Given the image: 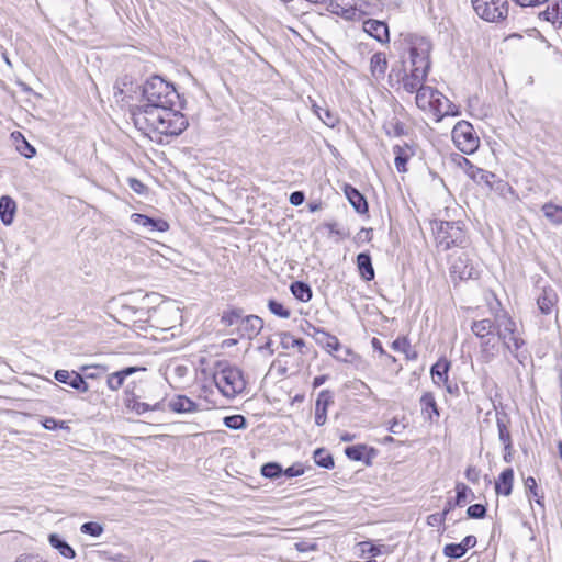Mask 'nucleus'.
<instances>
[{
    "label": "nucleus",
    "instance_id": "nucleus-52",
    "mask_svg": "<svg viewBox=\"0 0 562 562\" xmlns=\"http://www.w3.org/2000/svg\"><path fill=\"white\" fill-rule=\"evenodd\" d=\"M467 515L472 519H482L486 515V507L482 504H473L468 507Z\"/></svg>",
    "mask_w": 562,
    "mask_h": 562
},
{
    "label": "nucleus",
    "instance_id": "nucleus-44",
    "mask_svg": "<svg viewBox=\"0 0 562 562\" xmlns=\"http://www.w3.org/2000/svg\"><path fill=\"white\" fill-rule=\"evenodd\" d=\"M224 425L234 430L244 429L247 426V420L243 415H231L224 418Z\"/></svg>",
    "mask_w": 562,
    "mask_h": 562
},
{
    "label": "nucleus",
    "instance_id": "nucleus-53",
    "mask_svg": "<svg viewBox=\"0 0 562 562\" xmlns=\"http://www.w3.org/2000/svg\"><path fill=\"white\" fill-rule=\"evenodd\" d=\"M19 136L22 137V144L18 145V150L21 155H23L25 158H32L35 156L36 150L35 148L22 136L21 133H19Z\"/></svg>",
    "mask_w": 562,
    "mask_h": 562
},
{
    "label": "nucleus",
    "instance_id": "nucleus-49",
    "mask_svg": "<svg viewBox=\"0 0 562 562\" xmlns=\"http://www.w3.org/2000/svg\"><path fill=\"white\" fill-rule=\"evenodd\" d=\"M103 527L99 522L88 521L81 525L80 531L85 535H89L92 537H99L103 532Z\"/></svg>",
    "mask_w": 562,
    "mask_h": 562
},
{
    "label": "nucleus",
    "instance_id": "nucleus-24",
    "mask_svg": "<svg viewBox=\"0 0 562 562\" xmlns=\"http://www.w3.org/2000/svg\"><path fill=\"white\" fill-rule=\"evenodd\" d=\"M496 322L494 319L484 318L479 321H473L471 323L470 329L472 334L479 339V342L482 338L488 337L496 331Z\"/></svg>",
    "mask_w": 562,
    "mask_h": 562
},
{
    "label": "nucleus",
    "instance_id": "nucleus-20",
    "mask_svg": "<svg viewBox=\"0 0 562 562\" xmlns=\"http://www.w3.org/2000/svg\"><path fill=\"white\" fill-rule=\"evenodd\" d=\"M345 454L353 461H364L366 464H371L372 458L375 457V450L368 448L366 445L349 446L345 449Z\"/></svg>",
    "mask_w": 562,
    "mask_h": 562
},
{
    "label": "nucleus",
    "instance_id": "nucleus-33",
    "mask_svg": "<svg viewBox=\"0 0 562 562\" xmlns=\"http://www.w3.org/2000/svg\"><path fill=\"white\" fill-rule=\"evenodd\" d=\"M436 95H439V91L429 86L419 88L415 97L417 106L424 111L428 110V108L431 106V103H434V100L431 101V99Z\"/></svg>",
    "mask_w": 562,
    "mask_h": 562
},
{
    "label": "nucleus",
    "instance_id": "nucleus-3",
    "mask_svg": "<svg viewBox=\"0 0 562 562\" xmlns=\"http://www.w3.org/2000/svg\"><path fill=\"white\" fill-rule=\"evenodd\" d=\"M144 104L136 105L132 110V114L136 112H150L153 110H162L176 104L179 94L175 86L160 76H151L145 81L142 90Z\"/></svg>",
    "mask_w": 562,
    "mask_h": 562
},
{
    "label": "nucleus",
    "instance_id": "nucleus-35",
    "mask_svg": "<svg viewBox=\"0 0 562 562\" xmlns=\"http://www.w3.org/2000/svg\"><path fill=\"white\" fill-rule=\"evenodd\" d=\"M387 68V60L384 53H375L370 59V71L375 79L384 77Z\"/></svg>",
    "mask_w": 562,
    "mask_h": 562
},
{
    "label": "nucleus",
    "instance_id": "nucleus-45",
    "mask_svg": "<svg viewBox=\"0 0 562 562\" xmlns=\"http://www.w3.org/2000/svg\"><path fill=\"white\" fill-rule=\"evenodd\" d=\"M268 308L273 315L280 318H289L291 316L290 310L276 300L271 299L268 301Z\"/></svg>",
    "mask_w": 562,
    "mask_h": 562
},
{
    "label": "nucleus",
    "instance_id": "nucleus-15",
    "mask_svg": "<svg viewBox=\"0 0 562 562\" xmlns=\"http://www.w3.org/2000/svg\"><path fill=\"white\" fill-rule=\"evenodd\" d=\"M131 221L134 224L145 228L147 232L164 233L169 229V224L167 221H165L162 218L149 217L145 214L133 213L131 215Z\"/></svg>",
    "mask_w": 562,
    "mask_h": 562
},
{
    "label": "nucleus",
    "instance_id": "nucleus-21",
    "mask_svg": "<svg viewBox=\"0 0 562 562\" xmlns=\"http://www.w3.org/2000/svg\"><path fill=\"white\" fill-rule=\"evenodd\" d=\"M144 371L140 367H126L120 371L113 372L106 378V385L111 391H117L122 387L125 379L137 371Z\"/></svg>",
    "mask_w": 562,
    "mask_h": 562
},
{
    "label": "nucleus",
    "instance_id": "nucleus-40",
    "mask_svg": "<svg viewBox=\"0 0 562 562\" xmlns=\"http://www.w3.org/2000/svg\"><path fill=\"white\" fill-rule=\"evenodd\" d=\"M496 425L498 429V438L501 442L504 445V450L508 451V454L510 456L513 443L512 436L508 429V423L505 420V418L497 417Z\"/></svg>",
    "mask_w": 562,
    "mask_h": 562
},
{
    "label": "nucleus",
    "instance_id": "nucleus-38",
    "mask_svg": "<svg viewBox=\"0 0 562 562\" xmlns=\"http://www.w3.org/2000/svg\"><path fill=\"white\" fill-rule=\"evenodd\" d=\"M126 406L137 413L138 415L145 414L149 411H160L162 409V403L157 402L154 405L148 403L139 402L134 396L132 398L126 400Z\"/></svg>",
    "mask_w": 562,
    "mask_h": 562
},
{
    "label": "nucleus",
    "instance_id": "nucleus-28",
    "mask_svg": "<svg viewBox=\"0 0 562 562\" xmlns=\"http://www.w3.org/2000/svg\"><path fill=\"white\" fill-rule=\"evenodd\" d=\"M558 302V295L551 288H543L537 299V304L542 314H550Z\"/></svg>",
    "mask_w": 562,
    "mask_h": 562
},
{
    "label": "nucleus",
    "instance_id": "nucleus-29",
    "mask_svg": "<svg viewBox=\"0 0 562 562\" xmlns=\"http://www.w3.org/2000/svg\"><path fill=\"white\" fill-rule=\"evenodd\" d=\"M15 211L16 203L11 196L3 195L0 198V218L4 225L13 223Z\"/></svg>",
    "mask_w": 562,
    "mask_h": 562
},
{
    "label": "nucleus",
    "instance_id": "nucleus-50",
    "mask_svg": "<svg viewBox=\"0 0 562 562\" xmlns=\"http://www.w3.org/2000/svg\"><path fill=\"white\" fill-rule=\"evenodd\" d=\"M385 131L387 135L392 136H402L406 134L405 125L398 120L389 122V124L385 126Z\"/></svg>",
    "mask_w": 562,
    "mask_h": 562
},
{
    "label": "nucleus",
    "instance_id": "nucleus-47",
    "mask_svg": "<svg viewBox=\"0 0 562 562\" xmlns=\"http://www.w3.org/2000/svg\"><path fill=\"white\" fill-rule=\"evenodd\" d=\"M281 345L284 349H289L290 347L301 349L305 346V341L302 338H294L290 333H282Z\"/></svg>",
    "mask_w": 562,
    "mask_h": 562
},
{
    "label": "nucleus",
    "instance_id": "nucleus-39",
    "mask_svg": "<svg viewBox=\"0 0 562 562\" xmlns=\"http://www.w3.org/2000/svg\"><path fill=\"white\" fill-rule=\"evenodd\" d=\"M290 290L293 296L301 302H308L312 299V289L303 281H294Z\"/></svg>",
    "mask_w": 562,
    "mask_h": 562
},
{
    "label": "nucleus",
    "instance_id": "nucleus-6",
    "mask_svg": "<svg viewBox=\"0 0 562 562\" xmlns=\"http://www.w3.org/2000/svg\"><path fill=\"white\" fill-rule=\"evenodd\" d=\"M213 380L220 392L227 398H234L246 389V380L243 371L233 366L218 364L213 373Z\"/></svg>",
    "mask_w": 562,
    "mask_h": 562
},
{
    "label": "nucleus",
    "instance_id": "nucleus-2",
    "mask_svg": "<svg viewBox=\"0 0 562 562\" xmlns=\"http://www.w3.org/2000/svg\"><path fill=\"white\" fill-rule=\"evenodd\" d=\"M431 43L422 36H411L408 42V55L411 71L403 79V88L409 93H416L423 88L424 81L430 69Z\"/></svg>",
    "mask_w": 562,
    "mask_h": 562
},
{
    "label": "nucleus",
    "instance_id": "nucleus-19",
    "mask_svg": "<svg viewBox=\"0 0 562 562\" xmlns=\"http://www.w3.org/2000/svg\"><path fill=\"white\" fill-rule=\"evenodd\" d=\"M415 153V147L407 143L393 146L394 164L398 172L407 171L406 165Z\"/></svg>",
    "mask_w": 562,
    "mask_h": 562
},
{
    "label": "nucleus",
    "instance_id": "nucleus-16",
    "mask_svg": "<svg viewBox=\"0 0 562 562\" xmlns=\"http://www.w3.org/2000/svg\"><path fill=\"white\" fill-rule=\"evenodd\" d=\"M331 404H334L333 392L329 390L321 391L315 403V424L317 426L325 425L327 420V409Z\"/></svg>",
    "mask_w": 562,
    "mask_h": 562
},
{
    "label": "nucleus",
    "instance_id": "nucleus-1",
    "mask_svg": "<svg viewBox=\"0 0 562 562\" xmlns=\"http://www.w3.org/2000/svg\"><path fill=\"white\" fill-rule=\"evenodd\" d=\"M132 120L134 125L146 134L158 133L166 136H178L188 127L184 115L173 110V106L150 112H146V110L136 112L133 113Z\"/></svg>",
    "mask_w": 562,
    "mask_h": 562
},
{
    "label": "nucleus",
    "instance_id": "nucleus-26",
    "mask_svg": "<svg viewBox=\"0 0 562 562\" xmlns=\"http://www.w3.org/2000/svg\"><path fill=\"white\" fill-rule=\"evenodd\" d=\"M357 268L361 278L366 281H371L375 277L372 259L369 252H360L357 256Z\"/></svg>",
    "mask_w": 562,
    "mask_h": 562
},
{
    "label": "nucleus",
    "instance_id": "nucleus-62",
    "mask_svg": "<svg viewBox=\"0 0 562 562\" xmlns=\"http://www.w3.org/2000/svg\"><path fill=\"white\" fill-rule=\"evenodd\" d=\"M465 477L472 483H477L480 479V471L475 467H468L465 470Z\"/></svg>",
    "mask_w": 562,
    "mask_h": 562
},
{
    "label": "nucleus",
    "instance_id": "nucleus-61",
    "mask_svg": "<svg viewBox=\"0 0 562 562\" xmlns=\"http://www.w3.org/2000/svg\"><path fill=\"white\" fill-rule=\"evenodd\" d=\"M305 200V194L303 191H294L290 195V203L294 206H299L303 204Z\"/></svg>",
    "mask_w": 562,
    "mask_h": 562
},
{
    "label": "nucleus",
    "instance_id": "nucleus-55",
    "mask_svg": "<svg viewBox=\"0 0 562 562\" xmlns=\"http://www.w3.org/2000/svg\"><path fill=\"white\" fill-rule=\"evenodd\" d=\"M448 516V513L443 509L441 513H435L427 517V524L431 527L441 526L445 524V520Z\"/></svg>",
    "mask_w": 562,
    "mask_h": 562
},
{
    "label": "nucleus",
    "instance_id": "nucleus-56",
    "mask_svg": "<svg viewBox=\"0 0 562 562\" xmlns=\"http://www.w3.org/2000/svg\"><path fill=\"white\" fill-rule=\"evenodd\" d=\"M304 471L305 470L303 464L296 462L293 463L291 467L286 468L285 470H283V475H285L286 477H295L304 474Z\"/></svg>",
    "mask_w": 562,
    "mask_h": 562
},
{
    "label": "nucleus",
    "instance_id": "nucleus-22",
    "mask_svg": "<svg viewBox=\"0 0 562 562\" xmlns=\"http://www.w3.org/2000/svg\"><path fill=\"white\" fill-rule=\"evenodd\" d=\"M345 195L348 199L349 203L359 214H364L368 212V202L362 193L355 187L350 184L345 186Z\"/></svg>",
    "mask_w": 562,
    "mask_h": 562
},
{
    "label": "nucleus",
    "instance_id": "nucleus-48",
    "mask_svg": "<svg viewBox=\"0 0 562 562\" xmlns=\"http://www.w3.org/2000/svg\"><path fill=\"white\" fill-rule=\"evenodd\" d=\"M315 112L317 116L329 127H334L338 123L337 115L328 109L318 108V110H315Z\"/></svg>",
    "mask_w": 562,
    "mask_h": 562
},
{
    "label": "nucleus",
    "instance_id": "nucleus-27",
    "mask_svg": "<svg viewBox=\"0 0 562 562\" xmlns=\"http://www.w3.org/2000/svg\"><path fill=\"white\" fill-rule=\"evenodd\" d=\"M451 363L446 358H440L430 369V374L435 384L440 385L449 380V370Z\"/></svg>",
    "mask_w": 562,
    "mask_h": 562
},
{
    "label": "nucleus",
    "instance_id": "nucleus-13",
    "mask_svg": "<svg viewBox=\"0 0 562 562\" xmlns=\"http://www.w3.org/2000/svg\"><path fill=\"white\" fill-rule=\"evenodd\" d=\"M263 328V321L257 315H245L241 324L236 328V334L240 338L251 339L256 337Z\"/></svg>",
    "mask_w": 562,
    "mask_h": 562
},
{
    "label": "nucleus",
    "instance_id": "nucleus-43",
    "mask_svg": "<svg viewBox=\"0 0 562 562\" xmlns=\"http://www.w3.org/2000/svg\"><path fill=\"white\" fill-rule=\"evenodd\" d=\"M260 472H261L262 476L270 479V480H277L281 475H283V469H282L281 464H279L278 462L265 463L261 467Z\"/></svg>",
    "mask_w": 562,
    "mask_h": 562
},
{
    "label": "nucleus",
    "instance_id": "nucleus-51",
    "mask_svg": "<svg viewBox=\"0 0 562 562\" xmlns=\"http://www.w3.org/2000/svg\"><path fill=\"white\" fill-rule=\"evenodd\" d=\"M525 487L530 494H532L536 497V503L543 508V496H539L537 493V482L535 477L528 476L525 480Z\"/></svg>",
    "mask_w": 562,
    "mask_h": 562
},
{
    "label": "nucleus",
    "instance_id": "nucleus-25",
    "mask_svg": "<svg viewBox=\"0 0 562 562\" xmlns=\"http://www.w3.org/2000/svg\"><path fill=\"white\" fill-rule=\"evenodd\" d=\"M170 411L175 413H194L198 411L199 405L187 397L186 395H177L168 403Z\"/></svg>",
    "mask_w": 562,
    "mask_h": 562
},
{
    "label": "nucleus",
    "instance_id": "nucleus-12",
    "mask_svg": "<svg viewBox=\"0 0 562 562\" xmlns=\"http://www.w3.org/2000/svg\"><path fill=\"white\" fill-rule=\"evenodd\" d=\"M54 378L59 383L67 384L79 392L86 393L89 391V384L86 382L85 378L76 371L60 369L55 372Z\"/></svg>",
    "mask_w": 562,
    "mask_h": 562
},
{
    "label": "nucleus",
    "instance_id": "nucleus-11",
    "mask_svg": "<svg viewBox=\"0 0 562 562\" xmlns=\"http://www.w3.org/2000/svg\"><path fill=\"white\" fill-rule=\"evenodd\" d=\"M326 10L347 21H352L358 16V11L353 0H327Z\"/></svg>",
    "mask_w": 562,
    "mask_h": 562
},
{
    "label": "nucleus",
    "instance_id": "nucleus-46",
    "mask_svg": "<svg viewBox=\"0 0 562 562\" xmlns=\"http://www.w3.org/2000/svg\"><path fill=\"white\" fill-rule=\"evenodd\" d=\"M467 552L464 551L461 543H447L443 547V554L451 559H460L462 558Z\"/></svg>",
    "mask_w": 562,
    "mask_h": 562
},
{
    "label": "nucleus",
    "instance_id": "nucleus-59",
    "mask_svg": "<svg viewBox=\"0 0 562 562\" xmlns=\"http://www.w3.org/2000/svg\"><path fill=\"white\" fill-rule=\"evenodd\" d=\"M15 562H47V561L44 560L43 558H41L38 554L23 553V554H20L15 559Z\"/></svg>",
    "mask_w": 562,
    "mask_h": 562
},
{
    "label": "nucleus",
    "instance_id": "nucleus-42",
    "mask_svg": "<svg viewBox=\"0 0 562 562\" xmlns=\"http://www.w3.org/2000/svg\"><path fill=\"white\" fill-rule=\"evenodd\" d=\"M314 462L324 469H333L335 467L334 458L324 448H318L313 454Z\"/></svg>",
    "mask_w": 562,
    "mask_h": 562
},
{
    "label": "nucleus",
    "instance_id": "nucleus-4",
    "mask_svg": "<svg viewBox=\"0 0 562 562\" xmlns=\"http://www.w3.org/2000/svg\"><path fill=\"white\" fill-rule=\"evenodd\" d=\"M496 333L503 348L508 351L519 363L525 364L529 357L526 341L518 329L517 323L506 312L495 313Z\"/></svg>",
    "mask_w": 562,
    "mask_h": 562
},
{
    "label": "nucleus",
    "instance_id": "nucleus-63",
    "mask_svg": "<svg viewBox=\"0 0 562 562\" xmlns=\"http://www.w3.org/2000/svg\"><path fill=\"white\" fill-rule=\"evenodd\" d=\"M442 384H443L447 393H449L450 395H452L454 397L460 396V389H459L457 383L451 382L450 380H448L447 382H445Z\"/></svg>",
    "mask_w": 562,
    "mask_h": 562
},
{
    "label": "nucleus",
    "instance_id": "nucleus-36",
    "mask_svg": "<svg viewBox=\"0 0 562 562\" xmlns=\"http://www.w3.org/2000/svg\"><path fill=\"white\" fill-rule=\"evenodd\" d=\"M539 18L552 24L562 23V0H554L550 7L539 13Z\"/></svg>",
    "mask_w": 562,
    "mask_h": 562
},
{
    "label": "nucleus",
    "instance_id": "nucleus-34",
    "mask_svg": "<svg viewBox=\"0 0 562 562\" xmlns=\"http://www.w3.org/2000/svg\"><path fill=\"white\" fill-rule=\"evenodd\" d=\"M456 497L449 498L445 505L446 513H450L454 507L462 506L467 502L468 493L471 490L464 483H457L456 485Z\"/></svg>",
    "mask_w": 562,
    "mask_h": 562
},
{
    "label": "nucleus",
    "instance_id": "nucleus-60",
    "mask_svg": "<svg viewBox=\"0 0 562 562\" xmlns=\"http://www.w3.org/2000/svg\"><path fill=\"white\" fill-rule=\"evenodd\" d=\"M123 308L134 316L135 321H142L143 317L147 314V311L145 308H137L133 306H123Z\"/></svg>",
    "mask_w": 562,
    "mask_h": 562
},
{
    "label": "nucleus",
    "instance_id": "nucleus-5",
    "mask_svg": "<svg viewBox=\"0 0 562 562\" xmlns=\"http://www.w3.org/2000/svg\"><path fill=\"white\" fill-rule=\"evenodd\" d=\"M432 231L436 246L443 251L451 247L464 248L468 244L464 224L460 221H436Z\"/></svg>",
    "mask_w": 562,
    "mask_h": 562
},
{
    "label": "nucleus",
    "instance_id": "nucleus-30",
    "mask_svg": "<svg viewBox=\"0 0 562 562\" xmlns=\"http://www.w3.org/2000/svg\"><path fill=\"white\" fill-rule=\"evenodd\" d=\"M48 542L64 558L74 559L76 557L74 548L58 533H50L48 536Z\"/></svg>",
    "mask_w": 562,
    "mask_h": 562
},
{
    "label": "nucleus",
    "instance_id": "nucleus-31",
    "mask_svg": "<svg viewBox=\"0 0 562 562\" xmlns=\"http://www.w3.org/2000/svg\"><path fill=\"white\" fill-rule=\"evenodd\" d=\"M422 413L429 420H434V417H439V409L435 400V396L430 392H426L420 397Z\"/></svg>",
    "mask_w": 562,
    "mask_h": 562
},
{
    "label": "nucleus",
    "instance_id": "nucleus-17",
    "mask_svg": "<svg viewBox=\"0 0 562 562\" xmlns=\"http://www.w3.org/2000/svg\"><path fill=\"white\" fill-rule=\"evenodd\" d=\"M363 31L382 44L390 42L389 26L383 21L368 19L363 22Z\"/></svg>",
    "mask_w": 562,
    "mask_h": 562
},
{
    "label": "nucleus",
    "instance_id": "nucleus-18",
    "mask_svg": "<svg viewBox=\"0 0 562 562\" xmlns=\"http://www.w3.org/2000/svg\"><path fill=\"white\" fill-rule=\"evenodd\" d=\"M308 327L312 329V333H308V335L315 339L317 345L326 349L328 352L331 353L333 351H337L340 348V342L336 336L311 324H308Z\"/></svg>",
    "mask_w": 562,
    "mask_h": 562
},
{
    "label": "nucleus",
    "instance_id": "nucleus-23",
    "mask_svg": "<svg viewBox=\"0 0 562 562\" xmlns=\"http://www.w3.org/2000/svg\"><path fill=\"white\" fill-rule=\"evenodd\" d=\"M514 470L507 468L503 470L495 481V492L497 495L509 496L513 492Z\"/></svg>",
    "mask_w": 562,
    "mask_h": 562
},
{
    "label": "nucleus",
    "instance_id": "nucleus-14",
    "mask_svg": "<svg viewBox=\"0 0 562 562\" xmlns=\"http://www.w3.org/2000/svg\"><path fill=\"white\" fill-rule=\"evenodd\" d=\"M499 338L495 331L488 337L482 338L479 342L480 347V360L483 363H490L493 361L499 352Z\"/></svg>",
    "mask_w": 562,
    "mask_h": 562
},
{
    "label": "nucleus",
    "instance_id": "nucleus-41",
    "mask_svg": "<svg viewBox=\"0 0 562 562\" xmlns=\"http://www.w3.org/2000/svg\"><path fill=\"white\" fill-rule=\"evenodd\" d=\"M542 212L552 224L562 225V206L549 202L542 206Z\"/></svg>",
    "mask_w": 562,
    "mask_h": 562
},
{
    "label": "nucleus",
    "instance_id": "nucleus-32",
    "mask_svg": "<svg viewBox=\"0 0 562 562\" xmlns=\"http://www.w3.org/2000/svg\"><path fill=\"white\" fill-rule=\"evenodd\" d=\"M434 103L428 108V111L434 112L435 115H438L441 119L445 115H458V112H453L452 110L445 109V105L452 106V103L439 91V95H436L431 99Z\"/></svg>",
    "mask_w": 562,
    "mask_h": 562
},
{
    "label": "nucleus",
    "instance_id": "nucleus-10",
    "mask_svg": "<svg viewBox=\"0 0 562 562\" xmlns=\"http://www.w3.org/2000/svg\"><path fill=\"white\" fill-rule=\"evenodd\" d=\"M450 272L453 278H458L459 280L475 279L479 276L477 270L464 252L451 262Z\"/></svg>",
    "mask_w": 562,
    "mask_h": 562
},
{
    "label": "nucleus",
    "instance_id": "nucleus-9",
    "mask_svg": "<svg viewBox=\"0 0 562 562\" xmlns=\"http://www.w3.org/2000/svg\"><path fill=\"white\" fill-rule=\"evenodd\" d=\"M464 171L465 173L476 183H484L488 189H494V183L496 182V175L481 169L474 166L468 158L462 155H457L453 159Z\"/></svg>",
    "mask_w": 562,
    "mask_h": 562
},
{
    "label": "nucleus",
    "instance_id": "nucleus-64",
    "mask_svg": "<svg viewBox=\"0 0 562 562\" xmlns=\"http://www.w3.org/2000/svg\"><path fill=\"white\" fill-rule=\"evenodd\" d=\"M477 540L475 536H467L460 543L463 547L464 551L467 552L469 549L475 547Z\"/></svg>",
    "mask_w": 562,
    "mask_h": 562
},
{
    "label": "nucleus",
    "instance_id": "nucleus-57",
    "mask_svg": "<svg viewBox=\"0 0 562 562\" xmlns=\"http://www.w3.org/2000/svg\"><path fill=\"white\" fill-rule=\"evenodd\" d=\"M392 349L395 351L407 352V349H411V345L405 337H402L392 342Z\"/></svg>",
    "mask_w": 562,
    "mask_h": 562
},
{
    "label": "nucleus",
    "instance_id": "nucleus-54",
    "mask_svg": "<svg viewBox=\"0 0 562 562\" xmlns=\"http://www.w3.org/2000/svg\"><path fill=\"white\" fill-rule=\"evenodd\" d=\"M42 426L47 430H55L57 428L67 429L68 426L64 420H57L53 417H45L42 422Z\"/></svg>",
    "mask_w": 562,
    "mask_h": 562
},
{
    "label": "nucleus",
    "instance_id": "nucleus-58",
    "mask_svg": "<svg viewBox=\"0 0 562 562\" xmlns=\"http://www.w3.org/2000/svg\"><path fill=\"white\" fill-rule=\"evenodd\" d=\"M128 186L134 192H136L138 194H143L147 189L146 186L140 180H138L136 178H130Z\"/></svg>",
    "mask_w": 562,
    "mask_h": 562
},
{
    "label": "nucleus",
    "instance_id": "nucleus-37",
    "mask_svg": "<svg viewBox=\"0 0 562 562\" xmlns=\"http://www.w3.org/2000/svg\"><path fill=\"white\" fill-rule=\"evenodd\" d=\"M245 317L243 308L233 307L223 312L221 316V324L231 327L235 326L236 328L241 324Z\"/></svg>",
    "mask_w": 562,
    "mask_h": 562
},
{
    "label": "nucleus",
    "instance_id": "nucleus-7",
    "mask_svg": "<svg viewBox=\"0 0 562 562\" xmlns=\"http://www.w3.org/2000/svg\"><path fill=\"white\" fill-rule=\"evenodd\" d=\"M476 14L487 22H499L507 18V0H471Z\"/></svg>",
    "mask_w": 562,
    "mask_h": 562
},
{
    "label": "nucleus",
    "instance_id": "nucleus-8",
    "mask_svg": "<svg viewBox=\"0 0 562 562\" xmlns=\"http://www.w3.org/2000/svg\"><path fill=\"white\" fill-rule=\"evenodd\" d=\"M452 139L457 148L464 154H473L480 145V139L471 123L458 122L452 130Z\"/></svg>",
    "mask_w": 562,
    "mask_h": 562
}]
</instances>
